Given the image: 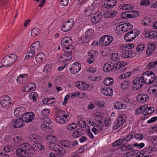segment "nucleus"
Listing matches in <instances>:
<instances>
[{
  "mask_svg": "<svg viewBox=\"0 0 157 157\" xmlns=\"http://www.w3.org/2000/svg\"><path fill=\"white\" fill-rule=\"evenodd\" d=\"M42 46L40 42L39 41H36L33 43L31 46L30 48L31 51H38L39 50H40L42 48Z\"/></svg>",
  "mask_w": 157,
  "mask_h": 157,
  "instance_id": "obj_21",
  "label": "nucleus"
},
{
  "mask_svg": "<svg viewBox=\"0 0 157 157\" xmlns=\"http://www.w3.org/2000/svg\"><path fill=\"white\" fill-rule=\"evenodd\" d=\"M117 12L116 11H112L111 12H106L104 13L103 15L104 17L105 18H111L115 16L117 14Z\"/></svg>",
  "mask_w": 157,
  "mask_h": 157,
  "instance_id": "obj_33",
  "label": "nucleus"
},
{
  "mask_svg": "<svg viewBox=\"0 0 157 157\" xmlns=\"http://www.w3.org/2000/svg\"><path fill=\"white\" fill-rule=\"evenodd\" d=\"M48 99V98H44L42 100V102L44 104H47L48 103L49 104H52L53 103L55 102V101H53L52 102H51L48 103L49 102Z\"/></svg>",
  "mask_w": 157,
  "mask_h": 157,
  "instance_id": "obj_63",
  "label": "nucleus"
},
{
  "mask_svg": "<svg viewBox=\"0 0 157 157\" xmlns=\"http://www.w3.org/2000/svg\"><path fill=\"white\" fill-rule=\"evenodd\" d=\"M46 59L44 54L42 52L38 53L35 57L36 62L38 63H41L44 61Z\"/></svg>",
  "mask_w": 157,
  "mask_h": 157,
  "instance_id": "obj_23",
  "label": "nucleus"
},
{
  "mask_svg": "<svg viewBox=\"0 0 157 157\" xmlns=\"http://www.w3.org/2000/svg\"><path fill=\"white\" fill-rule=\"evenodd\" d=\"M94 30L91 29H89L85 33V35L82 38L83 43H86L90 42L92 38Z\"/></svg>",
  "mask_w": 157,
  "mask_h": 157,
  "instance_id": "obj_8",
  "label": "nucleus"
},
{
  "mask_svg": "<svg viewBox=\"0 0 157 157\" xmlns=\"http://www.w3.org/2000/svg\"><path fill=\"white\" fill-rule=\"evenodd\" d=\"M127 63L125 62L122 61L118 62L114 64L115 66V70L116 69H118L124 67L126 65Z\"/></svg>",
  "mask_w": 157,
  "mask_h": 157,
  "instance_id": "obj_34",
  "label": "nucleus"
},
{
  "mask_svg": "<svg viewBox=\"0 0 157 157\" xmlns=\"http://www.w3.org/2000/svg\"><path fill=\"white\" fill-rule=\"evenodd\" d=\"M107 1L105 2V4L101 7V10L103 11L106 10V9L113 8L115 6L117 3L116 0H108L107 3L106 2Z\"/></svg>",
  "mask_w": 157,
  "mask_h": 157,
  "instance_id": "obj_11",
  "label": "nucleus"
},
{
  "mask_svg": "<svg viewBox=\"0 0 157 157\" xmlns=\"http://www.w3.org/2000/svg\"><path fill=\"white\" fill-rule=\"evenodd\" d=\"M137 134L135 133V132H132L130 133H129L127 135V136H126V142H128L130 140L134 139L137 138Z\"/></svg>",
  "mask_w": 157,
  "mask_h": 157,
  "instance_id": "obj_32",
  "label": "nucleus"
},
{
  "mask_svg": "<svg viewBox=\"0 0 157 157\" xmlns=\"http://www.w3.org/2000/svg\"><path fill=\"white\" fill-rule=\"evenodd\" d=\"M101 92L102 94L107 96L112 95L113 93V90L109 87L102 89Z\"/></svg>",
  "mask_w": 157,
  "mask_h": 157,
  "instance_id": "obj_26",
  "label": "nucleus"
},
{
  "mask_svg": "<svg viewBox=\"0 0 157 157\" xmlns=\"http://www.w3.org/2000/svg\"><path fill=\"white\" fill-rule=\"evenodd\" d=\"M51 65H46L43 69V71L46 73H49L51 71Z\"/></svg>",
  "mask_w": 157,
  "mask_h": 157,
  "instance_id": "obj_54",
  "label": "nucleus"
},
{
  "mask_svg": "<svg viewBox=\"0 0 157 157\" xmlns=\"http://www.w3.org/2000/svg\"><path fill=\"white\" fill-rule=\"evenodd\" d=\"M151 3V2L149 0H142L140 3V5L141 6H147L149 5Z\"/></svg>",
  "mask_w": 157,
  "mask_h": 157,
  "instance_id": "obj_52",
  "label": "nucleus"
},
{
  "mask_svg": "<svg viewBox=\"0 0 157 157\" xmlns=\"http://www.w3.org/2000/svg\"><path fill=\"white\" fill-rule=\"evenodd\" d=\"M82 81H78L75 82V85L76 86L81 90L82 85Z\"/></svg>",
  "mask_w": 157,
  "mask_h": 157,
  "instance_id": "obj_64",
  "label": "nucleus"
},
{
  "mask_svg": "<svg viewBox=\"0 0 157 157\" xmlns=\"http://www.w3.org/2000/svg\"><path fill=\"white\" fill-rule=\"evenodd\" d=\"M28 75L27 74H21L17 78V81L20 84H22L26 82L28 79Z\"/></svg>",
  "mask_w": 157,
  "mask_h": 157,
  "instance_id": "obj_16",
  "label": "nucleus"
},
{
  "mask_svg": "<svg viewBox=\"0 0 157 157\" xmlns=\"http://www.w3.org/2000/svg\"><path fill=\"white\" fill-rule=\"evenodd\" d=\"M30 139L35 144V143H37L40 142L41 140V137L38 135L33 134L30 136Z\"/></svg>",
  "mask_w": 157,
  "mask_h": 157,
  "instance_id": "obj_28",
  "label": "nucleus"
},
{
  "mask_svg": "<svg viewBox=\"0 0 157 157\" xmlns=\"http://www.w3.org/2000/svg\"><path fill=\"white\" fill-rule=\"evenodd\" d=\"M104 124L106 127H109L111 124V122L110 121V118H107L104 120Z\"/></svg>",
  "mask_w": 157,
  "mask_h": 157,
  "instance_id": "obj_59",
  "label": "nucleus"
},
{
  "mask_svg": "<svg viewBox=\"0 0 157 157\" xmlns=\"http://www.w3.org/2000/svg\"><path fill=\"white\" fill-rule=\"evenodd\" d=\"M13 140L16 143H19L21 141L22 137L20 136H17L13 139Z\"/></svg>",
  "mask_w": 157,
  "mask_h": 157,
  "instance_id": "obj_57",
  "label": "nucleus"
},
{
  "mask_svg": "<svg viewBox=\"0 0 157 157\" xmlns=\"http://www.w3.org/2000/svg\"><path fill=\"white\" fill-rule=\"evenodd\" d=\"M118 56V54L113 53L110 55V57L112 60L117 61L119 60V58L117 57Z\"/></svg>",
  "mask_w": 157,
  "mask_h": 157,
  "instance_id": "obj_58",
  "label": "nucleus"
},
{
  "mask_svg": "<svg viewBox=\"0 0 157 157\" xmlns=\"http://www.w3.org/2000/svg\"><path fill=\"white\" fill-rule=\"evenodd\" d=\"M56 152L58 153L60 155L63 156L66 153V150L64 148L61 147H59Z\"/></svg>",
  "mask_w": 157,
  "mask_h": 157,
  "instance_id": "obj_43",
  "label": "nucleus"
},
{
  "mask_svg": "<svg viewBox=\"0 0 157 157\" xmlns=\"http://www.w3.org/2000/svg\"><path fill=\"white\" fill-rule=\"evenodd\" d=\"M114 64L110 62L105 63L103 67L104 71L105 72H109V71H112L113 70H115Z\"/></svg>",
  "mask_w": 157,
  "mask_h": 157,
  "instance_id": "obj_20",
  "label": "nucleus"
},
{
  "mask_svg": "<svg viewBox=\"0 0 157 157\" xmlns=\"http://www.w3.org/2000/svg\"><path fill=\"white\" fill-rule=\"evenodd\" d=\"M113 40V37L110 35H105L99 39V44L102 46H107L110 44Z\"/></svg>",
  "mask_w": 157,
  "mask_h": 157,
  "instance_id": "obj_5",
  "label": "nucleus"
},
{
  "mask_svg": "<svg viewBox=\"0 0 157 157\" xmlns=\"http://www.w3.org/2000/svg\"><path fill=\"white\" fill-rule=\"evenodd\" d=\"M123 25L124 26L122 27L121 30L123 32H126L128 30L132 29L133 26L132 25H131L130 23H125L124 24H121V25H119L116 27V29H117L120 26Z\"/></svg>",
  "mask_w": 157,
  "mask_h": 157,
  "instance_id": "obj_22",
  "label": "nucleus"
},
{
  "mask_svg": "<svg viewBox=\"0 0 157 157\" xmlns=\"http://www.w3.org/2000/svg\"><path fill=\"white\" fill-rule=\"evenodd\" d=\"M78 124L79 126L81 128H84L86 127V122L83 120L79 121Z\"/></svg>",
  "mask_w": 157,
  "mask_h": 157,
  "instance_id": "obj_60",
  "label": "nucleus"
},
{
  "mask_svg": "<svg viewBox=\"0 0 157 157\" xmlns=\"http://www.w3.org/2000/svg\"><path fill=\"white\" fill-rule=\"evenodd\" d=\"M14 127L19 128L24 125V121L21 117L16 119L13 121Z\"/></svg>",
  "mask_w": 157,
  "mask_h": 157,
  "instance_id": "obj_18",
  "label": "nucleus"
},
{
  "mask_svg": "<svg viewBox=\"0 0 157 157\" xmlns=\"http://www.w3.org/2000/svg\"><path fill=\"white\" fill-rule=\"evenodd\" d=\"M72 43V40L70 37H65L63 38L61 41V45L62 47H66L71 46Z\"/></svg>",
  "mask_w": 157,
  "mask_h": 157,
  "instance_id": "obj_19",
  "label": "nucleus"
},
{
  "mask_svg": "<svg viewBox=\"0 0 157 157\" xmlns=\"http://www.w3.org/2000/svg\"><path fill=\"white\" fill-rule=\"evenodd\" d=\"M119 8L123 10H131L134 8L133 6L131 5L125 4L120 5Z\"/></svg>",
  "mask_w": 157,
  "mask_h": 157,
  "instance_id": "obj_37",
  "label": "nucleus"
},
{
  "mask_svg": "<svg viewBox=\"0 0 157 157\" xmlns=\"http://www.w3.org/2000/svg\"><path fill=\"white\" fill-rule=\"evenodd\" d=\"M157 64V60L154 62H151L149 63L147 66V68L150 69L155 67Z\"/></svg>",
  "mask_w": 157,
  "mask_h": 157,
  "instance_id": "obj_46",
  "label": "nucleus"
},
{
  "mask_svg": "<svg viewBox=\"0 0 157 157\" xmlns=\"http://www.w3.org/2000/svg\"><path fill=\"white\" fill-rule=\"evenodd\" d=\"M42 118H43V121L44 123H45V124L49 125L52 123L51 120L48 116L43 117Z\"/></svg>",
  "mask_w": 157,
  "mask_h": 157,
  "instance_id": "obj_47",
  "label": "nucleus"
},
{
  "mask_svg": "<svg viewBox=\"0 0 157 157\" xmlns=\"http://www.w3.org/2000/svg\"><path fill=\"white\" fill-rule=\"evenodd\" d=\"M82 132L77 129L75 130L73 132L72 136L75 138H78L80 137L81 135Z\"/></svg>",
  "mask_w": 157,
  "mask_h": 157,
  "instance_id": "obj_44",
  "label": "nucleus"
},
{
  "mask_svg": "<svg viewBox=\"0 0 157 157\" xmlns=\"http://www.w3.org/2000/svg\"><path fill=\"white\" fill-rule=\"evenodd\" d=\"M56 121L59 123H66L69 120V114L64 111H59L56 113L55 116Z\"/></svg>",
  "mask_w": 157,
  "mask_h": 157,
  "instance_id": "obj_3",
  "label": "nucleus"
},
{
  "mask_svg": "<svg viewBox=\"0 0 157 157\" xmlns=\"http://www.w3.org/2000/svg\"><path fill=\"white\" fill-rule=\"evenodd\" d=\"M136 34V33L134 32L133 30H131L125 35L124 37V39L126 42L131 41L137 37Z\"/></svg>",
  "mask_w": 157,
  "mask_h": 157,
  "instance_id": "obj_13",
  "label": "nucleus"
},
{
  "mask_svg": "<svg viewBox=\"0 0 157 157\" xmlns=\"http://www.w3.org/2000/svg\"><path fill=\"white\" fill-rule=\"evenodd\" d=\"M74 20L70 21L67 20L66 22L63 23L61 25V29L64 32H67L70 30L73 26Z\"/></svg>",
  "mask_w": 157,
  "mask_h": 157,
  "instance_id": "obj_9",
  "label": "nucleus"
},
{
  "mask_svg": "<svg viewBox=\"0 0 157 157\" xmlns=\"http://www.w3.org/2000/svg\"><path fill=\"white\" fill-rule=\"evenodd\" d=\"M133 146L137 147V143H136L135 144H133V145L130 144L128 145L127 146L125 144H124L121 146V150L122 151H124L131 149H133Z\"/></svg>",
  "mask_w": 157,
  "mask_h": 157,
  "instance_id": "obj_24",
  "label": "nucleus"
},
{
  "mask_svg": "<svg viewBox=\"0 0 157 157\" xmlns=\"http://www.w3.org/2000/svg\"><path fill=\"white\" fill-rule=\"evenodd\" d=\"M12 101L11 98L8 96L2 97L0 98V104L4 108L10 107Z\"/></svg>",
  "mask_w": 157,
  "mask_h": 157,
  "instance_id": "obj_6",
  "label": "nucleus"
},
{
  "mask_svg": "<svg viewBox=\"0 0 157 157\" xmlns=\"http://www.w3.org/2000/svg\"><path fill=\"white\" fill-rule=\"evenodd\" d=\"M134 46L133 44H127L126 46L122 45L120 47V50L128 49L129 48H132Z\"/></svg>",
  "mask_w": 157,
  "mask_h": 157,
  "instance_id": "obj_42",
  "label": "nucleus"
},
{
  "mask_svg": "<svg viewBox=\"0 0 157 157\" xmlns=\"http://www.w3.org/2000/svg\"><path fill=\"white\" fill-rule=\"evenodd\" d=\"M114 107L116 109L119 110L122 109H125L126 106L121 102H116L114 105Z\"/></svg>",
  "mask_w": 157,
  "mask_h": 157,
  "instance_id": "obj_35",
  "label": "nucleus"
},
{
  "mask_svg": "<svg viewBox=\"0 0 157 157\" xmlns=\"http://www.w3.org/2000/svg\"><path fill=\"white\" fill-rule=\"evenodd\" d=\"M81 69V65L78 62L74 63L71 65V67L69 68L71 73L73 74H76L78 73Z\"/></svg>",
  "mask_w": 157,
  "mask_h": 157,
  "instance_id": "obj_14",
  "label": "nucleus"
},
{
  "mask_svg": "<svg viewBox=\"0 0 157 157\" xmlns=\"http://www.w3.org/2000/svg\"><path fill=\"white\" fill-rule=\"evenodd\" d=\"M122 52L121 56L122 57L125 58H127L129 57V56L128 55V53H129V52H130V50L128 49L125 50H120Z\"/></svg>",
  "mask_w": 157,
  "mask_h": 157,
  "instance_id": "obj_40",
  "label": "nucleus"
},
{
  "mask_svg": "<svg viewBox=\"0 0 157 157\" xmlns=\"http://www.w3.org/2000/svg\"><path fill=\"white\" fill-rule=\"evenodd\" d=\"M102 17V13L100 12H98L93 15L90 18L91 20L92 19H94V20H96L98 19V20H101Z\"/></svg>",
  "mask_w": 157,
  "mask_h": 157,
  "instance_id": "obj_38",
  "label": "nucleus"
},
{
  "mask_svg": "<svg viewBox=\"0 0 157 157\" xmlns=\"http://www.w3.org/2000/svg\"><path fill=\"white\" fill-rule=\"evenodd\" d=\"M137 11L131 10L123 12L121 16L124 18H134L137 17L136 13Z\"/></svg>",
  "mask_w": 157,
  "mask_h": 157,
  "instance_id": "obj_12",
  "label": "nucleus"
},
{
  "mask_svg": "<svg viewBox=\"0 0 157 157\" xmlns=\"http://www.w3.org/2000/svg\"><path fill=\"white\" fill-rule=\"evenodd\" d=\"M126 117L124 114H120L117 118V121L120 123L121 125L125 122Z\"/></svg>",
  "mask_w": 157,
  "mask_h": 157,
  "instance_id": "obj_36",
  "label": "nucleus"
},
{
  "mask_svg": "<svg viewBox=\"0 0 157 157\" xmlns=\"http://www.w3.org/2000/svg\"><path fill=\"white\" fill-rule=\"evenodd\" d=\"M25 112V108L21 106L17 107L15 109L14 114L15 116L17 117L20 116L23 117Z\"/></svg>",
  "mask_w": 157,
  "mask_h": 157,
  "instance_id": "obj_17",
  "label": "nucleus"
},
{
  "mask_svg": "<svg viewBox=\"0 0 157 157\" xmlns=\"http://www.w3.org/2000/svg\"><path fill=\"white\" fill-rule=\"evenodd\" d=\"M145 36L147 38H155L157 36V31H149L145 33Z\"/></svg>",
  "mask_w": 157,
  "mask_h": 157,
  "instance_id": "obj_27",
  "label": "nucleus"
},
{
  "mask_svg": "<svg viewBox=\"0 0 157 157\" xmlns=\"http://www.w3.org/2000/svg\"><path fill=\"white\" fill-rule=\"evenodd\" d=\"M131 82L129 81H124L121 85V88L123 89H126L129 85Z\"/></svg>",
  "mask_w": 157,
  "mask_h": 157,
  "instance_id": "obj_45",
  "label": "nucleus"
},
{
  "mask_svg": "<svg viewBox=\"0 0 157 157\" xmlns=\"http://www.w3.org/2000/svg\"><path fill=\"white\" fill-rule=\"evenodd\" d=\"M82 86L81 88V90H89V86L84 81H82Z\"/></svg>",
  "mask_w": 157,
  "mask_h": 157,
  "instance_id": "obj_48",
  "label": "nucleus"
},
{
  "mask_svg": "<svg viewBox=\"0 0 157 157\" xmlns=\"http://www.w3.org/2000/svg\"><path fill=\"white\" fill-rule=\"evenodd\" d=\"M148 99V97L147 94H139L138 95V102L141 103H144L147 101Z\"/></svg>",
  "mask_w": 157,
  "mask_h": 157,
  "instance_id": "obj_30",
  "label": "nucleus"
},
{
  "mask_svg": "<svg viewBox=\"0 0 157 157\" xmlns=\"http://www.w3.org/2000/svg\"><path fill=\"white\" fill-rule=\"evenodd\" d=\"M44 150V147L39 143H35L33 146L28 143H23L17 150V155L20 157H29L34 151Z\"/></svg>",
  "mask_w": 157,
  "mask_h": 157,
  "instance_id": "obj_1",
  "label": "nucleus"
},
{
  "mask_svg": "<svg viewBox=\"0 0 157 157\" xmlns=\"http://www.w3.org/2000/svg\"><path fill=\"white\" fill-rule=\"evenodd\" d=\"M38 94L36 92H33L29 95L30 99L32 100L34 102L36 101V98L38 97Z\"/></svg>",
  "mask_w": 157,
  "mask_h": 157,
  "instance_id": "obj_41",
  "label": "nucleus"
},
{
  "mask_svg": "<svg viewBox=\"0 0 157 157\" xmlns=\"http://www.w3.org/2000/svg\"><path fill=\"white\" fill-rule=\"evenodd\" d=\"M40 29L37 28L33 29L31 31V35L33 37L36 36L39 34Z\"/></svg>",
  "mask_w": 157,
  "mask_h": 157,
  "instance_id": "obj_39",
  "label": "nucleus"
},
{
  "mask_svg": "<svg viewBox=\"0 0 157 157\" xmlns=\"http://www.w3.org/2000/svg\"><path fill=\"white\" fill-rule=\"evenodd\" d=\"M58 146L55 145L53 144H50L49 147L51 150L57 152V150L58 148Z\"/></svg>",
  "mask_w": 157,
  "mask_h": 157,
  "instance_id": "obj_62",
  "label": "nucleus"
},
{
  "mask_svg": "<svg viewBox=\"0 0 157 157\" xmlns=\"http://www.w3.org/2000/svg\"><path fill=\"white\" fill-rule=\"evenodd\" d=\"M35 52L34 51H31V52H29L28 55L25 56L26 59H29L32 58L33 56L35 54Z\"/></svg>",
  "mask_w": 157,
  "mask_h": 157,
  "instance_id": "obj_56",
  "label": "nucleus"
},
{
  "mask_svg": "<svg viewBox=\"0 0 157 157\" xmlns=\"http://www.w3.org/2000/svg\"><path fill=\"white\" fill-rule=\"evenodd\" d=\"M155 74L151 71L144 72L141 76L138 77V89L141 88L144 83L150 84L156 80Z\"/></svg>",
  "mask_w": 157,
  "mask_h": 157,
  "instance_id": "obj_2",
  "label": "nucleus"
},
{
  "mask_svg": "<svg viewBox=\"0 0 157 157\" xmlns=\"http://www.w3.org/2000/svg\"><path fill=\"white\" fill-rule=\"evenodd\" d=\"M63 58L64 59V61H68L71 59L72 57V55H68V54L65 53V54H63L62 55Z\"/></svg>",
  "mask_w": 157,
  "mask_h": 157,
  "instance_id": "obj_51",
  "label": "nucleus"
},
{
  "mask_svg": "<svg viewBox=\"0 0 157 157\" xmlns=\"http://www.w3.org/2000/svg\"><path fill=\"white\" fill-rule=\"evenodd\" d=\"M41 128L42 130L47 133H50L51 131V126H50L49 125L45 124V123L42 124Z\"/></svg>",
  "mask_w": 157,
  "mask_h": 157,
  "instance_id": "obj_31",
  "label": "nucleus"
},
{
  "mask_svg": "<svg viewBox=\"0 0 157 157\" xmlns=\"http://www.w3.org/2000/svg\"><path fill=\"white\" fill-rule=\"evenodd\" d=\"M113 79L111 77H108L105 78L104 80V84L107 86H110L113 85Z\"/></svg>",
  "mask_w": 157,
  "mask_h": 157,
  "instance_id": "obj_29",
  "label": "nucleus"
},
{
  "mask_svg": "<svg viewBox=\"0 0 157 157\" xmlns=\"http://www.w3.org/2000/svg\"><path fill=\"white\" fill-rule=\"evenodd\" d=\"M147 48L151 51V52H154L155 48V45L154 44H151L148 45Z\"/></svg>",
  "mask_w": 157,
  "mask_h": 157,
  "instance_id": "obj_55",
  "label": "nucleus"
},
{
  "mask_svg": "<svg viewBox=\"0 0 157 157\" xmlns=\"http://www.w3.org/2000/svg\"><path fill=\"white\" fill-rule=\"evenodd\" d=\"M63 51L65 53L68 54V55H72L75 51L74 47L72 45L64 47L63 48Z\"/></svg>",
  "mask_w": 157,
  "mask_h": 157,
  "instance_id": "obj_25",
  "label": "nucleus"
},
{
  "mask_svg": "<svg viewBox=\"0 0 157 157\" xmlns=\"http://www.w3.org/2000/svg\"><path fill=\"white\" fill-rule=\"evenodd\" d=\"M121 126L120 124L118 122H117V121H116L114 122V123L113 124V128L114 129H117L118 127Z\"/></svg>",
  "mask_w": 157,
  "mask_h": 157,
  "instance_id": "obj_61",
  "label": "nucleus"
},
{
  "mask_svg": "<svg viewBox=\"0 0 157 157\" xmlns=\"http://www.w3.org/2000/svg\"><path fill=\"white\" fill-rule=\"evenodd\" d=\"M50 112V109H45L42 110L41 113L43 116V117H47L49 113Z\"/></svg>",
  "mask_w": 157,
  "mask_h": 157,
  "instance_id": "obj_49",
  "label": "nucleus"
},
{
  "mask_svg": "<svg viewBox=\"0 0 157 157\" xmlns=\"http://www.w3.org/2000/svg\"><path fill=\"white\" fill-rule=\"evenodd\" d=\"M97 53L96 51L94 50L89 51L88 52V58L87 62L88 63L91 64L94 62L96 56V54Z\"/></svg>",
  "mask_w": 157,
  "mask_h": 157,
  "instance_id": "obj_10",
  "label": "nucleus"
},
{
  "mask_svg": "<svg viewBox=\"0 0 157 157\" xmlns=\"http://www.w3.org/2000/svg\"><path fill=\"white\" fill-rule=\"evenodd\" d=\"M35 116L34 114L32 112H25L23 117H21L24 121L26 122H31Z\"/></svg>",
  "mask_w": 157,
  "mask_h": 157,
  "instance_id": "obj_15",
  "label": "nucleus"
},
{
  "mask_svg": "<svg viewBox=\"0 0 157 157\" xmlns=\"http://www.w3.org/2000/svg\"><path fill=\"white\" fill-rule=\"evenodd\" d=\"M137 77L133 80L132 83V87L133 89L136 90H137Z\"/></svg>",
  "mask_w": 157,
  "mask_h": 157,
  "instance_id": "obj_50",
  "label": "nucleus"
},
{
  "mask_svg": "<svg viewBox=\"0 0 157 157\" xmlns=\"http://www.w3.org/2000/svg\"><path fill=\"white\" fill-rule=\"evenodd\" d=\"M17 59V56L14 54H11L4 57L1 61L2 66L0 67H8L15 62Z\"/></svg>",
  "mask_w": 157,
  "mask_h": 157,
  "instance_id": "obj_4",
  "label": "nucleus"
},
{
  "mask_svg": "<svg viewBox=\"0 0 157 157\" xmlns=\"http://www.w3.org/2000/svg\"><path fill=\"white\" fill-rule=\"evenodd\" d=\"M29 88L28 89L30 90V92L34 90L36 87V84L34 82L30 83L28 85Z\"/></svg>",
  "mask_w": 157,
  "mask_h": 157,
  "instance_id": "obj_53",
  "label": "nucleus"
},
{
  "mask_svg": "<svg viewBox=\"0 0 157 157\" xmlns=\"http://www.w3.org/2000/svg\"><path fill=\"white\" fill-rule=\"evenodd\" d=\"M99 0H94L93 3L91 4L92 8H91V7L90 6H88L87 8L86 9L85 11L86 17L89 16L94 12L93 11L94 10V9L95 8V6H98L99 5Z\"/></svg>",
  "mask_w": 157,
  "mask_h": 157,
  "instance_id": "obj_7",
  "label": "nucleus"
}]
</instances>
